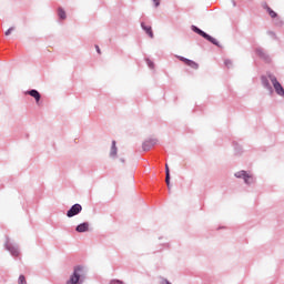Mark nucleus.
<instances>
[{
  "mask_svg": "<svg viewBox=\"0 0 284 284\" xmlns=\"http://www.w3.org/2000/svg\"><path fill=\"white\" fill-rule=\"evenodd\" d=\"M116 152H118L116 141L113 140L111 145L110 156H116Z\"/></svg>",
  "mask_w": 284,
  "mask_h": 284,
  "instance_id": "2eb2a0df",
  "label": "nucleus"
},
{
  "mask_svg": "<svg viewBox=\"0 0 284 284\" xmlns=\"http://www.w3.org/2000/svg\"><path fill=\"white\" fill-rule=\"evenodd\" d=\"M18 283L19 284H28V282L26 281V276L24 275H20L18 278Z\"/></svg>",
  "mask_w": 284,
  "mask_h": 284,
  "instance_id": "a211bd4d",
  "label": "nucleus"
},
{
  "mask_svg": "<svg viewBox=\"0 0 284 284\" xmlns=\"http://www.w3.org/2000/svg\"><path fill=\"white\" fill-rule=\"evenodd\" d=\"M255 54H257V57H260L262 61H265V63H272V58L270 57V54H267V51H265V49L261 47L256 48Z\"/></svg>",
  "mask_w": 284,
  "mask_h": 284,
  "instance_id": "39448f33",
  "label": "nucleus"
},
{
  "mask_svg": "<svg viewBox=\"0 0 284 284\" xmlns=\"http://www.w3.org/2000/svg\"><path fill=\"white\" fill-rule=\"evenodd\" d=\"M168 190H172V185L170 184V180H169V184H166Z\"/></svg>",
  "mask_w": 284,
  "mask_h": 284,
  "instance_id": "bb28decb",
  "label": "nucleus"
},
{
  "mask_svg": "<svg viewBox=\"0 0 284 284\" xmlns=\"http://www.w3.org/2000/svg\"><path fill=\"white\" fill-rule=\"evenodd\" d=\"M110 284H125V283H123V281H120V280H112Z\"/></svg>",
  "mask_w": 284,
  "mask_h": 284,
  "instance_id": "4be33fe9",
  "label": "nucleus"
},
{
  "mask_svg": "<svg viewBox=\"0 0 284 284\" xmlns=\"http://www.w3.org/2000/svg\"><path fill=\"white\" fill-rule=\"evenodd\" d=\"M267 34L273 39H276V33H274V31H268Z\"/></svg>",
  "mask_w": 284,
  "mask_h": 284,
  "instance_id": "393cba45",
  "label": "nucleus"
},
{
  "mask_svg": "<svg viewBox=\"0 0 284 284\" xmlns=\"http://www.w3.org/2000/svg\"><path fill=\"white\" fill-rule=\"evenodd\" d=\"M145 61H146V64L149 65V68L151 70H154V62L152 60H150V59H146Z\"/></svg>",
  "mask_w": 284,
  "mask_h": 284,
  "instance_id": "6ab92c4d",
  "label": "nucleus"
},
{
  "mask_svg": "<svg viewBox=\"0 0 284 284\" xmlns=\"http://www.w3.org/2000/svg\"><path fill=\"white\" fill-rule=\"evenodd\" d=\"M82 271H83V267L75 266L73 274L70 276L67 284H83V277H81V274H79V272H82Z\"/></svg>",
  "mask_w": 284,
  "mask_h": 284,
  "instance_id": "f03ea898",
  "label": "nucleus"
},
{
  "mask_svg": "<svg viewBox=\"0 0 284 284\" xmlns=\"http://www.w3.org/2000/svg\"><path fill=\"white\" fill-rule=\"evenodd\" d=\"M153 3L155 8H159V6H161V0H153Z\"/></svg>",
  "mask_w": 284,
  "mask_h": 284,
  "instance_id": "b1692460",
  "label": "nucleus"
},
{
  "mask_svg": "<svg viewBox=\"0 0 284 284\" xmlns=\"http://www.w3.org/2000/svg\"><path fill=\"white\" fill-rule=\"evenodd\" d=\"M95 50H97L98 54H101V49L99 48L98 44H95Z\"/></svg>",
  "mask_w": 284,
  "mask_h": 284,
  "instance_id": "a878e982",
  "label": "nucleus"
},
{
  "mask_svg": "<svg viewBox=\"0 0 284 284\" xmlns=\"http://www.w3.org/2000/svg\"><path fill=\"white\" fill-rule=\"evenodd\" d=\"M176 58L182 61L183 63H185V65H187L189 68H192L193 70H199V63H196L193 60H190L185 57L182 55H176Z\"/></svg>",
  "mask_w": 284,
  "mask_h": 284,
  "instance_id": "6e6552de",
  "label": "nucleus"
},
{
  "mask_svg": "<svg viewBox=\"0 0 284 284\" xmlns=\"http://www.w3.org/2000/svg\"><path fill=\"white\" fill-rule=\"evenodd\" d=\"M156 139H150L143 142L142 144V150L144 152H150V150H152V148H154V145L156 144Z\"/></svg>",
  "mask_w": 284,
  "mask_h": 284,
  "instance_id": "1a4fd4ad",
  "label": "nucleus"
},
{
  "mask_svg": "<svg viewBox=\"0 0 284 284\" xmlns=\"http://www.w3.org/2000/svg\"><path fill=\"white\" fill-rule=\"evenodd\" d=\"M264 9L267 11L271 19H276L278 17V14L274 10H272V8H270V6L265 4Z\"/></svg>",
  "mask_w": 284,
  "mask_h": 284,
  "instance_id": "4468645a",
  "label": "nucleus"
},
{
  "mask_svg": "<svg viewBox=\"0 0 284 284\" xmlns=\"http://www.w3.org/2000/svg\"><path fill=\"white\" fill-rule=\"evenodd\" d=\"M275 26H283V20H281V18H277L275 21Z\"/></svg>",
  "mask_w": 284,
  "mask_h": 284,
  "instance_id": "5701e85b",
  "label": "nucleus"
},
{
  "mask_svg": "<svg viewBox=\"0 0 284 284\" xmlns=\"http://www.w3.org/2000/svg\"><path fill=\"white\" fill-rule=\"evenodd\" d=\"M165 183L170 185V166L168 164H165Z\"/></svg>",
  "mask_w": 284,
  "mask_h": 284,
  "instance_id": "dca6fc26",
  "label": "nucleus"
},
{
  "mask_svg": "<svg viewBox=\"0 0 284 284\" xmlns=\"http://www.w3.org/2000/svg\"><path fill=\"white\" fill-rule=\"evenodd\" d=\"M191 30H193V32H195L196 34H200V37H202L203 39H206V41H209L210 43H213V45L221 48V43L219 42V40H216V38H213L212 36L207 34L205 31L201 30L199 27L192 26Z\"/></svg>",
  "mask_w": 284,
  "mask_h": 284,
  "instance_id": "f257e3e1",
  "label": "nucleus"
},
{
  "mask_svg": "<svg viewBox=\"0 0 284 284\" xmlns=\"http://www.w3.org/2000/svg\"><path fill=\"white\" fill-rule=\"evenodd\" d=\"M4 248L10 252L13 256H19V247L14 246L12 243H10V237H7V241L4 243Z\"/></svg>",
  "mask_w": 284,
  "mask_h": 284,
  "instance_id": "423d86ee",
  "label": "nucleus"
},
{
  "mask_svg": "<svg viewBox=\"0 0 284 284\" xmlns=\"http://www.w3.org/2000/svg\"><path fill=\"white\" fill-rule=\"evenodd\" d=\"M224 64H225L227 68H232V60H230V59L224 60Z\"/></svg>",
  "mask_w": 284,
  "mask_h": 284,
  "instance_id": "aec40b11",
  "label": "nucleus"
},
{
  "mask_svg": "<svg viewBox=\"0 0 284 284\" xmlns=\"http://www.w3.org/2000/svg\"><path fill=\"white\" fill-rule=\"evenodd\" d=\"M58 17L62 20L67 18L65 10H63V8L58 9Z\"/></svg>",
  "mask_w": 284,
  "mask_h": 284,
  "instance_id": "f3484780",
  "label": "nucleus"
},
{
  "mask_svg": "<svg viewBox=\"0 0 284 284\" xmlns=\"http://www.w3.org/2000/svg\"><path fill=\"white\" fill-rule=\"evenodd\" d=\"M236 179H243L246 185H252V183H256V179L254 175L248 174L247 171H239L235 173Z\"/></svg>",
  "mask_w": 284,
  "mask_h": 284,
  "instance_id": "7ed1b4c3",
  "label": "nucleus"
},
{
  "mask_svg": "<svg viewBox=\"0 0 284 284\" xmlns=\"http://www.w3.org/2000/svg\"><path fill=\"white\" fill-rule=\"evenodd\" d=\"M270 80L273 83V88L276 92V94H278V97H284V89L283 85H281V82H278V80L276 79V77L274 75H270Z\"/></svg>",
  "mask_w": 284,
  "mask_h": 284,
  "instance_id": "20e7f679",
  "label": "nucleus"
},
{
  "mask_svg": "<svg viewBox=\"0 0 284 284\" xmlns=\"http://www.w3.org/2000/svg\"><path fill=\"white\" fill-rule=\"evenodd\" d=\"M12 30H14V28H9L6 32H4V34H6V37H10V34H12Z\"/></svg>",
  "mask_w": 284,
  "mask_h": 284,
  "instance_id": "412c9836",
  "label": "nucleus"
},
{
  "mask_svg": "<svg viewBox=\"0 0 284 284\" xmlns=\"http://www.w3.org/2000/svg\"><path fill=\"white\" fill-rule=\"evenodd\" d=\"M141 28L150 37V39H154V32L152 31V27L145 26V22H142Z\"/></svg>",
  "mask_w": 284,
  "mask_h": 284,
  "instance_id": "9b49d317",
  "label": "nucleus"
},
{
  "mask_svg": "<svg viewBox=\"0 0 284 284\" xmlns=\"http://www.w3.org/2000/svg\"><path fill=\"white\" fill-rule=\"evenodd\" d=\"M88 230H90V223L88 222L81 223L75 227L79 233L88 232Z\"/></svg>",
  "mask_w": 284,
  "mask_h": 284,
  "instance_id": "f8f14e48",
  "label": "nucleus"
},
{
  "mask_svg": "<svg viewBox=\"0 0 284 284\" xmlns=\"http://www.w3.org/2000/svg\"><path fill=\"white\" fill-rule=\"evenodd\" d=\"M27 94H29V97H32L37 101V103L41 101V93H39V91H37L36 89L27 91Z\"/></svg>",
  "mask_w": 284,
  "mask_h": 284,
  "instance_id": "9d476101",
  "label": "nucleus"
},
{
  "mask_svg": "<svg viewBox=\"0 0 284 284\" xmlns=\"http://www.w3.org/2000/svg\"><path fill=\"white\" fill-rule=\"evenodd\" d=\"M262 84L266 90H268V92H273L272 84H270V80H267V78L262 77Z\"/></svg>",
  "mask_w": 284,
  "mask_h": 284,
  "instance_id": "ddd939ff",
  "label": "nucleus"
},
{
  "mask_svg": "<svg viewBox=\"0 0 284 284\" xmlns=\"http://www.w3.org/2000/svg\"><path fill=\"white\" fill-rule=\"evenodd\" d=\"M83 210V206L81 204H74L70 207V210L67 212V216L69 219H72V216H77L78 214H81V211Z\"/></svg>",
  "mask_w": 284,
  "mask_h": 284,
  "instance_id": "0eeeda50",
  "label": "nucleus"
}]
</instances>
